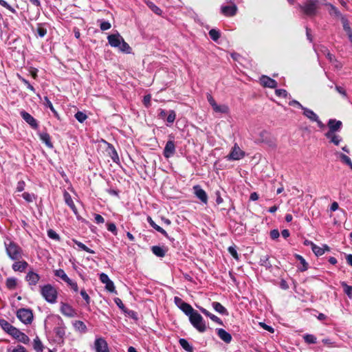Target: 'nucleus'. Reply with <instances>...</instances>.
I'll use <instances>...</instances> for the list:
<instances>
[{"instance_id":"7ed1b4c3","label":"nucleus","mask_w":352,"mask_h":352,"mask_svg":"<svg viewBox=\"0 0 352 352\" xmlns=\"http://www.w3.org/2000/svg\"><path fill=\"white\" fill-rule=\"evenodd\" d=\"M4 245L6 253L10 259L17 261L21 258V248L12 239L6 237L4 241Z\"/></svg>"},{"instance_id":"6e6552de","label":"nucleus","mask_w":352,"mask_h":352,"mask_svg":"<svg viewBox=\"0 0 352 352\" xmlns=\"http://www.w3.org/2000/svg\"><path fill=\"white\" fill-rule=\"evenodd\" d=\"M207 100L209 104L212 107V109L216 113H228L229 111V108L226 104H218L211 94H207Z\"/></svg>"},{"instance_id":"58836bf2","label":"nucleus","mask_w":352,"mask_h":352,"mask_svg":"<svg viewBox=\"0 0 352 352\" xmlns=\"http://www.w3.org/2000/svg\"><path fill=\"white\" fill-rule=\"evenodd\" d=\"M324 5H327V3H325ZM327 6H329V12L331 15L340 18L343 16L341 14L340 12L334 6L331 4H327Z\"/></svg>"},{"instance_id":"f704fd0d","label":"nucleus","mask_w":352,"mask_h":352,"mask_svg":"<svg viewBox=\"0 0 352 352\" xmlns=\"http://www.w3.org/2000/svg\"><path fill=\"white\" fill-rule=\"evenodd\" d=\"M0 325L3 329L8 333H10L11 329L14 328V327L10 323L3 319L0 320Z\"/></svg>"},{"instance_id":"2f4dec72","label":"nucleus","mask_w":352,"mask_h":352,"mask_svg":"<svg viewBox=\"0 0 352 352\" xmlns=\"http://www.w3.org/2000/svg\"><path fill=\"white\" fill-rule=\"evenodd\" d=\"M324 53L326 56V57L329 60V61L333 64H335V66L338 68L341 67V65L338 63V61L335 59V57L333 54H331L327 49H325L324 50Z\"/></svg>"},{"instance_id":"473e14b6","label":"nucleus","mask_w":352,"mask_h":352,"mask_svg":"<svg viewBox=\"0 0 352 352\" xmlns=\"http://www.w3.org/2000/svg\"><path fill=\"white\" fill-rule=\"evenodd\" d=\"M72 241L82 250H84V251H85V252H88L89 254H95V252L93 250H91V249L89 248L88 247H87L82 242L78 241H77L76 239H73Z\"/></svg>"},{"instance_id":"4be33fe9","label":"nucleus","mask_w":352,"mask_h":352,"mask_svg":"<svg viewBox=\"0 0 352 352\" xmlns=\"http://www.w3.org/2000/svg\"><path fill=\"white\" fill-rule=\"evenodd\" d=\"M197 307L199 308V309L200 310V311L202 314H204L205 316L209 317L213 322H214L219 324H222V321L219 318H218L215 315L211 314L210 312H209L207 309H206L204 307Z\"/></svg>"},{"instance_id":"4c0bfd02","label":"nucleus","mask_w":352,"mask_h":352,"mask_svg":"<svg viewBox=\"0 0 352 352\" xmlns=\"http://www.w3.org/2000/svg\"><path fill=\"white\" fill-rule=\"evenodd\" d=\"M269 258L270 257L268 255L261 256L259 261L260 265L261 266L265 267L266 268H270L272 267V265L270 263Z\"/></svg>"},{"instance_id":"cd10ccee","label":"nucleus","mask_w":352,"mask_h":352,"mask_svg":"<svg viewBox=\"0 0 352 352\" xmlns=\"http://www.w3.org/2000/svg\"><path fill=\"white\" fill-rule=\"evenodd\" d=\"M39 137H40V140L45 144V145L48 147V148H52L53 147V144L51 142V138H50V136L48 133H40L39 135Z\"/></svg>"},{"instance_id":"412c9836","label":"nucleus","mask_w":352,"mask_h":352,"mask_svg":"<svg viewBox=\"0 0 352 352\" xmlns=\"http://www.w3.org/2000/svg\"><path fill=\"white\" fill-rule=\"evenodd\" d=\"M63 196L65 203L68 205V206H69V208L72 210L74 213L76 215H78L77 208L75 206V204L72 200L71 195L69 194V192L65 191Z\"/></svg>"},{"instance_id":"69168bd1","label":"nucleus","mask_w":352,"mask_h":352,"mask_svg":"<svg viewBox=\"0 0 352 352\" xmlns=\"http://www.w3.org/2000/svg\"><path fill=\"white\" fill-rule=\"evenodd\" d=\"M111 27V23L108 21H102L100 23V29L103 31L110 29Z\"/></svg>"},{"instance_id":"680f3d73","label":"nucleus","mask_w":352,"mask_h":352,"mask_svg":"<svg viewBox=\"0 0 352 352\" xmlns=\"http://www.w3.org/2000/svg\"><path fill=\"white\" fill-rule=\"evenodd\" d=\"M100 280L104 283L106 284L108 282H110V278H109L108 275L104 273H101L100 274Z\"/></svg>"},{"instance_id":"338daca9","label":"nucleus","mask_w":352,"mask_h":352,"mask_svg":"<svg viewBox=\"0 0 352 352\" xmlns=\"http://www.w3.org/2000/svg\"><path fill=\"white\" fill-rule=\"evenodd\" d=\"M34 349L37 351H42V343L39 340H34Z\"/></svg>"},{"instance_id":"5fc2aeb1","label":"nucleus","mask_w":352,"mask_h":352,"mask_svg":"<svg viewBox=\"0 0 352 352\" xmlns=\"http://www.w3.org/2000/svg\"><path fill=\"white\" fill-rule=\"evenodd\" d=\"M109 148H111V159H112V160L113 162H116L117 160H119V157H118V153H117V151H116V149L114 148L113 146H109Z\"/></svg>"},{"instance_id":"1a4fd4ad","label":"nucleus","mask_w":352,"mask_h":352,"mask_svg":"<svg viewBox=\"0 0 352 352\" xmlns=\"http://www.w3.org/2000/svg\"><path fill=\"white\" fill-rule=\"evenodd\" d=\"M303 115L306 118H307L310 121L316 122L319 128L322 129L325 127V125L319 119L318 116L312 110L307 107L303 108Z\"/></svg>"},{"instance_id":"de8ad7c7","label":"nucleus","mask_w":352,"mask_h":352,"mask_svg":"<svg viewBox=\"0 0 352 352\" xmlns=\"http://www.w3.org/2000/svg\"><path fill=\"white\" fill-rule=\"evenodd\" d=\"M23 198L28 202H32L35 199V195L33 193L25 192L22 194Z\"/></svg>"},{"instance_id":"774afa93","label":"nucleus","mask_w":352,"mask_h":352,"mask_svg":"<svg viewBox=\"0 0 352 352\" xmlns=\"http://www.w3.org/2000/svg\"><path fill=\"white\" fill-rule=\"evenodd\" d=\"M270 234V237L272 239H276L280 236V233H279L278 230H276V229L271 230Z\"/></svg>"},{"instance_id":"f8f14e48","label":"nucleus","mask_w":352,"mask_h":352,"mask_svg":"<svg viewBox=\"0 0 352 352\" xmlns=\"http://www.w3.org/2000/svg\"><path fill=\"white\" fill-rule=\"evenodd\" d=\"M327 124L329 127V131L326 133L332 134H335L336 132L340 131L342 126V123L341 121L336 120L335 119H330L328 121Z\"/></svg>"},{"instance_id":"a878e982","label":"nucleus","mask_w":352,"mask_h":352,"mask_svg":"<svg viewBox=\"0 0 352 352\" xmlns=\"http://www.w3.org/2000/svg\"><path fill=\"white\" fill-rule=\"evenodd\" d=\"M325 136L327 139L329 140L330 142L334 144L335 145H338L342 140V138L336 133H325Z\"/></svg>"},{"instance_id":"9b49d317","label":"nucleus","mask_w":352,"mask_h":352,"mask_svg":"<svg viewBox=\"0 0 352 352\" xmlns=\"http://www.w3.org/2000/svg\"><path fill=\"white\" fill-rule=\"evenodd\" d=\"M96 352H109L107 342L102 338H96L94 342Z\"/></svg>"},{"instance_id":"6ab92c4d","label":"nucleus","mask_w":352,"mask_h":352,"mask_svg":"<svg viewBox=\"0 0 352 352\" xmlns=\"http://www.w3.org/2000/svg\"><path fill=\"white\" fill-rule=\"evenodd\" d=\"M40 278V276L37 273L30 271L25 276V280L28 282L30 285L35 286L39 281Z\"/></svg>"},{"instance_id":"dca6fc26","label":"nucleus","mask_w":352,"mask_h":352,"mask_svg":"<svg viewBox=\"0 0 352 352\" xmlns=\"http://www.w3.org/2000/svg\"><path fill=\"white\" fill-rule=\"evenodd\" d=\"M194 193L196 197L199 199L204 204H207L208 196L204 190H203L200 186L196 185L193 187Z\"/></svg>"},{"instance_id":"a18cd8bd","label":"nucleus","mask_w":352,"mask_h":352,"mask_svg":"<svg viewBox=\"0 0 352 352\" xmlns=\"http://www.w3.org/2000/svg\"><path fill=\"white\" fill-rule=\"evenodd\" d=\"M313 252L317 256H322L324 253V250L323 248L316 245V244L313 245L311 248Z\"/></svg>"},{"instance_id":"e2e57ef3","label":"nucleus","mask_w":352,"mask_h":352,"mask_svg":"<svg viewBox=\"0 0 352 352\" xmlns=\"http://www.w3.org/2000/svg\"><path fill=\"white\" fill-rule=\"evenodd\" d=\"M36 32L40 37H43L47 34V30L43 27H38L36 30Z\"/></svg>"},{"instance_id":"a19ab883","label":"nucleus","mask_w":352,"mask_h":352,"mask_svg":"<svg viewBox=\"0 0 352 352\" xmlns=\"http://www.w3.org/2000/svg\"><path fill=\"white\" fill-rule=\"evenodd\" d=\"M54 274L56 276H58L60 278H61L64 282H65L67 280H69V277L65 274V271L62 269L56 270L54 272Z\"/></svg>"},{"instance_id":"4d7b16f0","label":"nucleus","mask_w":352,"mask_h":352,"mask_svg":"<svg viewBox=\"0 0 352 352\" xmlns=\"http://www.w3.org/2000/svg\"><path fill=\"white\" fill-rule=\"evenodd\" d=\"M147 5L155 13L160 14L162 12L161 10L157 6H156L153 3L149 2L147 3Z\"/></svg>"},{"instance_id":"aec40b11","label":"nucleus","mask_w":352,"mask_h":352,"mask_svg":"<svg viewBox=\"0 0 352 352\" xmlns=\"http://www.w3.org/2000/svg\"><path fill=\"white\" fill-rule=\"evenodd\" d=\"M28 266V263L25 261H19L14 262L12 264V270L15 272H22L26 270Z\"/></svg>"},{"instance_id":"0eeeda50","label":"nucleus","mask_w":352,"mask_h":352,"mask_svg":"<svg viewBox=\"0 0 352 352\" xmlns=\"http://www.w3.org/2000/svg\"><path fill=\"white\" fill-rule=\"evenodd\" d=\"M16 316L24 324H30L33 320V314L29 309H19L16 312Z\"/></svg>"},{"instance_id":"6e6d98bb","label":"nucleus","mask_w":352,"mask_h":352,"mask_svg":"<svg viewBox=\"0 0 352 352\" xmlns=\"http://www.w3.org/2000/svg\"><path fill=\"white\" fill-rule=\"evenodd\" d=\"M228 252L234 258L239 260V255L235 247L230 246L228 248Z\"/></svg>"},{"instance_id":"39448f33","label":"nucleus","mask_w":352,"mask_h":352,"mask_svg":"<svg viewBox=\"0 0 352 352\" xmlns=\"http://www.w3.org/2000/svg\"><path fill=\"white\" fill-rule=\"evenodd\" d=\"M189 321L192 327L196 329L199 332L204 333L207 329V325L203 317L195 311L193 314L190 316Z\"/></svg>"},{"instance_id":"393cba45","label":"nucleus","mask_w":352,"mask_h":352,"mask_svg":"<svg viewBox=\"0 0 352 352\" xmlns=\"http://www.w3.org/2000/svg\"><path fill=\"white\" fill-rule=\"evenodd\" d=\"M152 252L158 257H164L166 252V248L155 245L151 248Z\"/></svg>"},{"instance_id":"2eb2a0df","label":"nucleus","mask_w":352,"mask_h":352,"mask_svg":"<svg viewBox=\"0 0 352 352\" xmlns=\"http://www.w3.org/2000/svg\"><path fill=\"white\" fill-rule=\"evenodd\" d=\"M14 338L17 339L19 341L26 343L28 342V337L23 332L20 331L18 329L14 327L13 329H11V331L9 333Z\"/></svg>"},{"instance_id":"79ce46f5","label":"nucleus","mask_w":352,"mask_h":352,"mask_svg":"<svg viewBox=\"0 0 352 352\" xmlns=\"http://www.w3.org/2000/svg\"><path fill=\"white\" fill-rule=\"evenodd\" d=\"M305 342L307 344H315L316 343V337L312 334H305L303 336Z\"/></svg>"},{"instance_id":"423d86ee","label":"nucleus","mask_w":352,"mask_h":352,"mask_svg":"<svg viewBox=\"0 0 352 352\" xmlns=\"http://www.w3.org/2000/svg\"><path fill=\"white\" fill-rule=\"evenodd\" d=\"M245 156V152L241 149L239 145L235 143L232 146L230 153L226 157L229 161L240 160Z\"/></svg>"},{"instance_id":"bb28decb","label":"nucleus","mask_w":352,"mask_h":352,"mask_svg":"<svg viewBox=\"0 0 352 352\" xmlns=\"http://www.w3.org/2000/svg\"><path fill=\"white\" fill-rule=\"evenodd\" d=\"M179 309L189 318L196 311L187 302H184Z\"/></svg>"},{"instance_id":"72a5a7b5","label":"nucleus","mask_w":352,"mask_h":352,"mask_svg":"<svg viewBox=\"0 0 352 352\" xmlns=\"http://www.w3.org/2000/svg\"><path fill=\"white\" fill-rule=\"evenodd\" d=\"M296 258H297L298 261H300V264H301V266L299 267V270L301 271V272H305L306 271L307 269H308V263L306 262V261L305 260V258L300 256V255H296Z\"/></svg>"},{"instance_id":"b1692460","label":"nucleus","mask_w":352,"mask_h":352,"mask_svg":"<svg viewBox=\"0 0 352 352\" xmlns=\"http://www.w3.org/2000/svg\"><path fill=\"white\" fill-rule=\"evenodd\" d=\"M212 308L221 315L228 316V310L219 302H213L212 303Z\"/></svg>"},{"instance_id":"c9c22d12","label":"nucleus","mask_w":352,"mask_h":352,"mask_svg":"<svg viewBox=\"0 0 352 352\" xmlns=\"http://www.w3.org/2000/svg\"><path fill=\"white\" fill-rule=\"evenodd\" d=\"M74 326L76 329L78 330L79 331H80L82 333H85L87 331V327H86L85 324L80 320L76 321L74 323Z\"/></svg>"},{"instance_id":"13d9d810","label":"nucleus","mask_w":352,"mask_h":352,"mask_svg":"<svg viewBox=\"0 0 352 352\" xmlns=\"http://www.w3.org/2000/svg\"><path fill=\"white\" fill-rule=\"evenodd\" d=\"M80 295L82 297V298L85 300L86 305H88L90 303V297L86 292L85 289H82L80 291Z\"/></svg>"},{"instance_id":"c756f323","label":"nucleus","mask_w":352,"mask_h":352,"mask_svg":"<svg viewBox=\"0 0 352 352\" xmlns=\"http://www.w3.org/2000/svg\"><path fill=\"white\" fill-rule=\"evenodd\" d=\"M336 155L341 160V161L349 166L352 169V162L349 157L342 153H336Z\"/></svg>"},{"instance_id":"7c9ffc66","label":"nucleus","mask_w":352,"mask_h":352,"mask_svg":"<svg viewBox=\"0 0 352 352\" xmlns=\"http://www.w3.org/2000/svg\"><path fill=\"white\" fill-rule=\"evenodd\" d=\"M6 285L9 289H14L17 285V279L13 277L8 278L6 279Z\"/></svg>"},{"instance_id":"f3484780","label":"nucleus","mask_w":352,"mask_h":352,"mask_svg":"<svg viewBox=\"0 0 352 352\" xmlns=\"http://www.w3.org/2000/svg\"><path fill=\"white\" fill-rule=\"evenodd\" d=\"M22 118L29 124L33 129H36L38 127V124L36 120L29 113L21 111L20 113Z\"/></svg>"},{"instance_id":"c03bdc74","label":"nucleus","mask_w":352,"mask_h":352,"mask_svg":"<svg viewBox=\"0 0 352 352\" xmlns=\"http://www.w3.org/2000/svg\"><path fill=\"white\" fill-rule=\"evenodd\" d=\"M65 283L70 287V288L75 292H78V287L77 283L71 278H69V280H67Z\"/></svg>"},{"instance_id":"8fccbe9b","label":"nucleus","mask_w":352,"mask_h":352,"mask_svg":"<svg viewBox=\"0 0 352 352\" xmlns=\"http://www.w3.org/2000/svg\"><path fill=\"white\" fill-rule=\"evenodd\" d=\"M7 352H26V350L23 346L18 345L16 347L8 349Z\"/></svg>"},{"instance_id":"e433bc0d","label":"nucleus","mask_w":352,"mask_h":352,"mask_svg":"<svg viewBox=\"0 0 352 352\" xmlns=\"http://www.w3.org/2000/svg\"><path fill=\"white\" fill-rule=\"evenodd\" d=\"M344 289V292L349 298H352V286L348 285L344 281L340 283Z\"/></svg>"},{"instance_id":"5701e85b","label":"nucleus","mask_w":352,"mask_h":352,"mask_svg":"<svg viewBox=\"0 0 352 352\" xmlns=\"http://www.w3.org/2000/svg\"><path fill=\"white\" fill-rule=\"evenodd\" d=\"M217 335L223 341L226 343H230L232 340L231 335L223 329H218Z\"/></svg>"},{"instance_id":"ddd939ff","label":"nucleus","mask_w":352,"mask_h":352,"mask_svg":"<svg viewBox=\"0 0 352 352\" xmlns=\"http://www.w3.org/2000/svg\"><path fill=\"white\" fill-rule=\"evenodd\" d=\"M238 8L235 4L230 6H222L221 13L227 17L234 16L237 12Z\"/></svg>"},{"instance_id":"f03ea898","label":"nucleus","mask_w":352,"mask_h":352,"mask_svg":"<svg viewBox=\"0 0 352 352\" xmlns=\"http://www.w3.org/2000/svg\"><path fill=\"white\" fill-rule=\"evenodd\" d=\"M109 44L114 48H117L118 51L124 53L130 54L131 52V47L125 42L123 37L118 33L109 34L107 36Z\"/></svg>"},{"instance_id":"0e129e2a","label":"nucleus","mask_w":352,"mask_h":352,"mask_svg":"<svg viewBox=\"0 0 352 352\" xmlns=\"http://www.w3.org/2000/svg\"><path fill=\"white\" fill-rule=\"evenodd\" d=\"M276 94L279 97L286 98L287 96V92L285 89H280L276 90Z\"/></svg>"},{"instance_id":"9d476101","label":"nucleus","mask_w":352,"mask_h":352,"mask_svg":"<svg viewBox=\"0 0 352 352\" xmlns=\"http://www.w3.org/2000/svg\"><path fill=\"white\" fill-rule=\"evenodd\" d=\"M60 311L61 314L67 317L73 318L76 316V310L69 304L60 302Z\"/></svg>"},{"instance_id":"052dcab7","label":"nucleus","mask_w":352,"mask_h":352,"mask_svg":"<svg viewBox=\"0 0 352 352\" xmlns=\"http://www.w3.org/2000/svg\"><path fill=\"white\" fill-rule=\"evenodd\" d=\"M175 118H176L175 112L172 110L169 112V113L168 115L167 122L169 123H173L175 121Z\"/></svg>"},{"instance_id":"49530a36","label":"nucleus","mask_w":352,"mask_h":352,"mask_svg":"<svg viewBox=\"0 0 352 352\" xmlns=\"http://www.w3.org/2000/svg\"><path fill=\"white\" fill-rule=\"evenodd\" d=\"M44 104L46 107H49L55 116H57L58 113L54 109L52 102L49 100V98L47 96L44 97Z\"/></svg>"},{"instance_id":"bf43d9fd","label":"nucleus","mask_w":352,"mask_h":352,"mask_svg":"<svg viewBox=\"0 0 352 352\" xmlns=\"http://www.w3.org/2000/svg\"><path fill=\"white\" fill-rule=\"evenodd\" d=\"M25 187V182L23 180H21V181L18 182V183H17L16 190L17 192H22L24 190Z\"/></svg>"},{"instance_id":"c85d7f7f","label":"nucleus","mask_w":352,"mask_h":352,"mask_svg":"<svg viewBox=\"0 0 352 352\" xmlns=\"http://www.w3.org/2000/svg\"><path fill=\"white\" fill-rule=\"evenodd\" d=\"M179 343L181 346L187 352H193V347L189 344V342L184 338H180Z\"/></svg>"},{"instance_id":"20e7f679","label":"nucleus","mask_w":352,"mask_h":352,"mask_svg":"<svg viewBox=\"0 0 352 352\" xmlns=\"http://www.w3.org/2000/svg\"><path fill=\"white\" fill-rule=\"evenodd\" d=\"M40 292L43 298L49 303L56 302L58 293L56 289L51 284L40 286Z\"/></svg>"},{"instance_id":"09e8293b","label":"nucleus","mask_w":352,"mask_h":352,"mask_svg":"<svg viewBox=\"0 0 352 352\" xmlns=\"http://www.w3.org/2000/svg\"><path fill=\"white\" fill-rule=\"evenodd\" d=\"M75 118L78 122H80V123H82L87 119V117L86 114H85L84 113H82L81 111H78L75 114Z\"/></svg>"},{"instance_id":"864d4df0","label":"nucleus","mask_w":352,"mask_h":352,"mask_svg":"<svg viewBox=\"0 0 352 352\" xmlns=\"http://www.w3.org/2000/svg\"><path fill=\"white\" fill-rule=\"evenodd\" d=\"M47 236L52 239L58 241L60 239L59 235L53 230H49L47 231Z\"/></svg>"},{"instance_id":"603ef678","label":"nucleus","mask_w":352,"mask_h":352,"mask_svg":"<svg viewBox=\"0 0 352 352\" xmlns=\"http://www.w3.org/2000/svg\"><path fill=\"white\" fill-rule=\"evenodd\" d=\"M107 230L113 234V235L116 236L118 234V231L116 225L113 223H107Z\"/></svg>"},{"instance_id":"ea45409f","label":"nucleus","mask_w":352,"mask_h":352,"mask_svg":"<svg viewBox=\"0 0 352 352\" xmlns=\"http://www.w3.org/2000/svg\"><path fill=\"white\" fill-rule=\"evenodd\" d=\"M341 21L342 23L343 29L346 32V34L352 32V30L349 26V21L345 16L341 17Z\"/></svg>"},{"instance_id":"a211bd4d","label":"nucleus","mask_w":352,"mask_h":352,"mask_svg":"<svg viewBox=\"0 0 352 352\" xmlns=\"http://www.w3.org/2000/svg\"><path fill=\"white\" fill-rule=\"evenodd\" d=\"M260 82L263 87L269 88H275L277 85V82L275 80L267 76H262L260 78Z\"/></svg>"},{"instance_id":"f257e3e1","label":"nucleus","mask_w":352,"mask_h":352,"mask_svg":"<svg viewBox=\"0 0 352 352\" xmlns=\"http://www.w3.org/2000/svg\"><path fill=\"white\" fill-rule=\"evenodd\" d=\"M324 4V1L322 0H305L298 6L305 16L312 18L318 14L320 6Z\"/></svg>"},{"instance_id":"3c124183","label":"nucleus","mask_w":352,"mask_h":352,"mask_svg":"<svg viewBox=\"0 0 352 352\" xmlns=\"http://www.w3.org/2000/svg\"><path fill=\"white\" fill-rule=\"evenodd\" d=\"M0 5L14 14L16 12V10L10 6L5 0H0Z\"/></svg>"},{"instance_id":"37998d69","label":"nucleus","mask_w":352,"mask_h":352,"mask_svg":"<svg viewBox=\"0 0 352 352\" xmlns=\"http://www.w3.org/2000/svg\"><path fill=\"white\" fill-rule=\"evenodd\" d=\"M220 32L216 29H212L209 31V36L214 41H217L220 38Z\"/></svg>"},{"instance_id":"4468645a","label":"nucleus","mask_w":352,"mask_h":352,"mask_svg":"<svg viewBox=\"0 0 352 352\" xmlns=\"http://www.w3.org/2000/svg\"><path fill=\"white\" fill-rule=\"evenodd\" d=\"M175 153V145L173 140H168L164 147L163 154L166 158H170Z\"/></svg>"}]
</instances>
